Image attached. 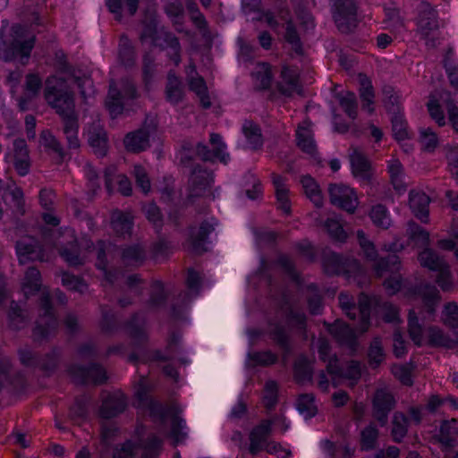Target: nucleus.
<instances>
[{
  "mask_svg": "<svg viewBox=\"0 0 458 458\" xmlns=\"http://www.w3.org/2000/svg\"><path fill=\"white\" fill-rule=\"evenodd\" d=\"M12 41L9 45L3 43L1 55L10 61L18 55L28 59L35 43V36L30 34L25 26L14 24L11 28Z\"/></svg>",
  "mask_w": 458,
  "mask_h": 458,
  "instance_id": "20e7f679",
  "label": "nucleus"
},
{
  "mask_svg": "<svg viewBox=\"0 0 458 458\" xmlns=\"http://www.w3.org/2000/svg\"><path fill=\"white\" fill-rule=\"evenodd\" d=\"M327 373L331 376L332 382L335 386H337L338 381L342 378H348L351 380H357L360 377V367L357 361H351L346 368H342L336 357L329 360L327 365Z\"/></svg>",
  "mask_w": 458,
  "mask_h": 458,
  "instance_id": "a211bd4d",
  "label": "nucleus"
},
{
  "mask_svg": "<svg viewBox=\"0 0 458 458\" xmlns=\"http://www.w3.org/2000/svg\"><path fill=\"white\" fill-rule=\"evenodd\" d=\"M458 436V420H445L440 426L439 440L445 445L452 446Z\"/></svg>",
  "mask_w": 458,
  "mask_h": 458,
  "instance_id": "49530a36",
  "label": "nucleus"
},
{
  "mask_svg": "<svg viewBox=\"0 0 458 458\" xmlns=\"http://www.w3.org/2000/svg\"><path fill=\"white\" fill-rule=\"evenodd\" d=\"M407 235L417 246L424 247L428 244V232L414 222L408 223Z\"/></svg>",
  "mask_w": 458,
  "mask_h": 458,
  "instance_id": "603ef678",
  "label": "nucleus"
},
{
  "mask_svg": "<svg viewBox=\"0 0 458 458\" xmlns=\"http://www.w3.org/2000/svg\"><path fill=\"white\" fill-rule=\"evenodd\" d=\"M40 314L33 330L35 341H42L52 335L57 328V320L53 312L50 296L46 289L42 290L39 299Z\"/></svg>",
  "mask_w": 458,
  "mask_h": 458,
  "instance_id": "0eeeda50",
  "label": "nucleus"
},
{
  "mask_svg": "<svg viewBox=\"0 0 458 458\" xmlns=\"http://www.w3.org/2000/svg\"><path fill=\"white\" fill-rule=\"evenodd\" d=\"M444 324L453 329H458V303L448 302L442 312Z\"/></svg>",
  "mask_w": 458,
  "mask_h": 458,
  "instance_id": "e2e57ef3",
  "label": "nucleus"
},
{
  "mask_svg": "<svg viewBox=\"0 0 458 458\" xmlns=\"http://www.w3.org/2000/svg\"><path fill=\"white\" fill-rule=\"evenodd\" d=\"M78 129L79 124L77 116L64 120V134L66 137L69 148L77 149L80 148Z\"/></svg>",
  "mask_w": 458,
  "mask_h": 458,
  "instance_id": "a18cd8bd",
  "label": "nucleus"
},
{
  "mask_svg": "<svg viewBox=\"0 0 458 458\" xmlns=\"http://www.w3.org/2000/svg\"><path fill=\"white\" fill-rule=\"evenodd\" d=\"M190 72L189 76V86L191 90L196 93L200 100V104L204 108H208L211 106V102L208 93V88L204 79L199 76L196 72L195 66H189Z\"/></svg>",
  "mask_w": 458,
  "mask_h": 458,
  "instance_id": "2f4dec72",
  "label": "nucleus"
},
{
  "mask_svg": "<svg viewBox=\"0 0 458 458\" xmlns=\"http://www.w3.org/2000/svg\"><path fill=\"white\" fill-rule=\"evenodd\" d=\"M297 146L305 153L314 155L317 146L313 138V132L310 129V123L304 121L299 125L296 131Z\"/></svg>",
  "mask_w": 458,
  "mask_h": 458,
  "instance_id": "72a5a7b5",
  "label": "nucleus"
},
{
  "mask_svg": "<svg viewBox=\"0 0 458 458\" xmlns=\"http://www.w3.org/2000/svg\"><path fill=\"white\" fill-rule=\"evenodd\" d=\"M419 260L422 267H428L432 271H437L446 263L434 250L426 249L419 254Z\"/></svg>",
  "mask_w": 458,
  "mask_h": 458,
  "instance_id": "de8ad7c7",
  "label": "nucleus"
},
{
  "mask_svg": "<svg viewBox=\"0 0 458 458\" xmlns=\"http://www.w3.org/2000/svg\"><path fill=\"white\" fill-rule=\"evenodd\" d=\"M0 190H4L9 192L12 196L13 201L17 208V210L21 213H24V199H23V191L20 187L15 185L13 181H10L7 183H4L0 180Z\"/></svg>",
  "mask_w": 458,
  "mask_h": 458,
  "instance_id": "bf43d9fd",
  "label": "nucleus"
},
{
  "mask_svg": "<svg viewBox=\"0 0 458 458\" xmlns=\"http://www.w3.org/2000/svg\"><path fill=\"white\" fill-rule=\"evenodd\" d=\"M209 142L212 149L203 144L198 143L196 146V154L204 161H211L218 159L224 164H227L229 160V154L225 152L226 145L222 140L221 135L217 133H211Z\"/></svg>",
  "mask_w": 458,
  "mask_h": 458,
  "instance_id": "ddd939ff",
  "label": "nucleus"
},
{
  "mask_svg": "<svg viewBox=\"0 0 458 458\" xmlns=\"http://www.w3.org/2000/svg\"><path fill=\"white\" fill-rule=\"evenodd\" d=\"M154 45L159 47L162 49H168V56L178 65L181 62V46L178 38L173 33L160 30L154 38Z\"/></svg>",
  "mask_w": 458,
  "mask_h": 458,
  "instance_id": "b1692460",
  "label": "nucleus"
},
{
  "mask_svg": "<svg viewBox=\"0 0 458 458\" xmlns=\"http://www.w3.org/2000/svg\"><path fill=\"white\" fill-rule=\"evenodd\" d=\"M312 366L304 357L297 359L294 364V376L299 383L310 382L312 377Z\"/></svg>",
  "mask_w": 458,
  "mask_h": 458,
  "instance_id": "6e6d98bb",
  "label": "nucleus"
},
{
  "mask_svg": "<svg viewBox=\"0 0 458 458\" xmlns=\"http://www.w3.org/2000/svg\"><path fill=\"white\" fill-rule=\"evenodd\" d=\"M360 97L362 101L363 109L369 114L373 113L374 107V91L371 82L366 77H360Z\"/></svg>",
  "mask_w": 458,
  "mask_h": 458,
  "instance_id": "8fccbe9b",
  "label": "nucleus"
},
{
  "mask_svg": "<svg viewBox=\"0 0 458 458\" xmlns=\"http://www.w3.org/2000/svg\"><path fill=\"white\" fill-rule=\"evenodd\" d=\"M418 32L428 47H436L440 43L439 24L436 10L428 3H422L418 17Z\"/></svg>",
  "mask_w": 458,
  "mask_h": 458,
  "instance_id": "423d86ee",
  "label": "nucleus"
},
{
  "mask_svg": "<svg viewBox=\"0 0 458 458\" xmlns=\"http://www.w3.org/2000/svg\"><path fill=\"white\" fill-rule=\"evenodd\" d=\"M378 437V430L376 426L370 424L361 431V448L371 450L375 448Z\"/></svg>",
  "mask_w": 458,
  "mask_h": 458,
  "instance_id": "774afa93",
  "label": "nucleus"
},
{
  "mask_svg": "<svg viewBox=\"0 0 458 458\" xmlns=\"http://www.w3.org/2000/svg\"><path fill=\"white\" fill-rule=\"evenodd\" d=\"M138 93L134 83L130 79H123L119 88L114 81L110 82L106 106L110 115L114 118L121 114L129 105V101L137 98Z\"/></svg>",
  "mask_w": 458,
  "mask_h": 458,
  "instance_id": "39448f33",
  "label": "nucleus"
},
{
  "mask_svg": "<svg viewBox=\"0 0 458 458\" xmlns=\"http://www.w3.org/2000/svg\"><path fill=\"white\" fill-rule=\"evenodd\" d=\"M272 182L275 187L278 208L284 214L289 215L291 213V204L285 178L279 174H272Z\"/></svg>",
  "mask_w": 458,
  "mask_h": 458,
  "instance_id": "f704fd0d",
  "label": "nucleus"
},
{
  "mask_svg": "<svg viewBox=\"0 0 458 458\" xmlns=\"http://www.w3.org/2000/svg\"><path fill=\"white\" fill-rule=\"evenodd\" d=\"M400 259L395 254H390L385 259H380L374 264V270L377 276L381 277L386 273H390L384 282V286L390 294L398 292L402 285L401 276L398 273L400 269Z\"/></svg>",
  "mask_w": 458,
  "mask_h": 458,
  "instance_id": "1a4fd4ad",
  "label": "nucleus"
},
{
  "mask_svg": "<svg viewBox=\"0 0 458 458\" xmlns=\"http://www.w3.org/2000/svg\"><path fill=\"white\" fill-rule=\"evenodd\" d=\"M429 198L422 191L412 190L409 194V205L412 213L426 223L428 216Z\"/></svg>",
  "mask_w": 458,
  "mask_h": 458,
  "instance_id": "7c9ffc66",
  "label": "nucleus"
},
{
  "mask_svg": "<svg viewBox=\"0 0 458 458\" xmlns=\"http://www.w3.org/2000/svg\"><path fill=\"white\" fill-rule=\"evenodd\" d=\"M387 168L394 188L398 191H403L404 183L403 182V165L401 162L397 159H391L388 161Z\"/></svg>",
  "mask_w": 458,
  "mask_h": 458,
  "instance_id": "13d9d810",
  "label": "nucleus"
},
{
  "mask_svg": "<svg viewBox=\"0 0 458 458\" xmlns=\"http://www.w3.org/2000/svg\"><path fill=\"white\" fill-rule=\"evenodd\" d=\"M242 131L247 140L250 148L258 149L263 145V138L260 128L252 121L246 120L242 123Z\"/></svg>",
  "mask_w": 458,
  "mask_h": 458,
  "instance_id": "58836bf2",
  "label": "nucleus"
},
{
  "mask_svg": "<svg viewBox=\"0 0 458 458\" xmlns=\"http://www.w3.org/2000/svg\"><path fill=\"white\" fill-rule=\"evenodd\" d=\"M301 183L306 196L316 207L320 208L323 205V197L315 180L309 175H305L301 177Z\"/></svg>",
  "mask_w": 458,
  "mask_h": 458,
  "instance_id": "37998d69",
  "label": "nucleus"
},
{
  "mask_svg": "<svg viewBox=\"0 0 458 458\" xmlns=\"http://www.w3.org/2000/svg\"><path fill=\"white\" fill-rule=\"evenodd\" d=\"M8 317L10 320V326L15 330L23 327L26 323V316L24 311L14 301H12L10 305Z\"/></svg>",
  "mask_w": 458,
  "mask_h": 458,
  "instance_id": "69168bd1",
  "label": "nucleus"
},
{
  "mask_svg": "<svg viewBox=\"0 0 458 458\" xmlns=\"http://www.w3.org/2000/svg\"><path fill=\"white\" fill-rule=\"evenodd\" d=\"M369 217L374 225L381 229L386 230L391 225V218L387 208L381 204L372 207L369 212Z\"/></svg>",
  "mask_w": 458,
  "mask_h": 458,
  "instance_id": "09e8293b",
  "label": "nucleus"
},
{
  "mask_svg": "<svg viewBox=\"0 0 458 458\" xmlns=\"http://www.w3.org/2000/svg\"><path fill=\"white\" fill-rule=\"evenodd\" d=\"M339 104L344 113L352 120L357 117L358 103L354 93L346 91L337 96Z\"/></svg>",
  "mask_w": 458,
  "mask_h": 458,
  "instance_id": "3c124183",
  "label": "nucleus"
},
{
  "mask_svg": "<svg viewBox=\"0 0 458 458\" xmlns=\"http://www.w3.org/2000/svg\"><path fill=\"white\" fill-rule=\"evenodd\" d=\"M423 309L418 313L411 310L408 316V333L414 344L421 346L424 342V322L432 320L435 317L436 308L439 303L438 290L433 285H425L420 291Z\"/></svg>",
  "mask_w": 458,
  "mask_h": 458,
  "instance_id": "f257e3e1",
  "label": "nucleus"
},
{
  "mask_svg": "<svg viewBox=\"0 0 458 458\" xmlns=\"http://www.w3.org/2000/svg\"><path fill=\"white\" fill-rule=\"evenodd\" d=\"M13 167L17 174L25 176L30 169V158L26 141L23 139H16L13 142Z\"/></svg>",
  "mask_w": 458,
  "mask_h": 458,
  "instance_id": "bb28decb",
  "label": "nucleus"
},
{
  "mask_svg": "<svg viewBox=\"0 0 458 458\" xmlns=\"http://www.w3.org/2000/svg\"><path fill=\"white\" fill-rule=\"evenodd\" d=\"M44 95L47 104L55 109L63 120L77 116L73 95L64 89L63 81L55 77L48 78L46 81Z\"/></svg>",
  "mask_w": 458,
  "mask_h": 458,
  "instance_id": "7ed1b4c3",
  "label": "nucleus"
},
{
  "mask_svg": "<svg viewBox=\"0 0 458 458\" xmlns=\"http://www.w3.org/2000/svg\"><path fill=\"white\" fill-rule=\"evenodd\" d=\"M87 140L94 153L99 157L106 156L108 149V138L103 124L100 122H93L89 125Z\"/></svg>",
  "mask_w": 458,
  "mask_h": 458,
  "instance_id": "6ab92c4d",
  "label": "nucleus"
},
{
  "mask_svg": "<svg viewBox=\"0 0 458 458\" xmlns=\"http://www.w3.org/2000/svg\"><path fill=\"white\" fill-rule=\"evenodd\" d=\"M271 433V421L264 420L250 433L249 452L255 456L264 450Z\"/></svg>",
  "mask_w": 458,
  "mask_h": 458,
  "instance_id": "a878e982",
  "label": "nucleus"
},
{
  "mask_svg": "<svg viewBox=\"0 0 458 458\" xmlns=\"http://www.w3.org/2000/svg\"><path fill=\"white\" fill-rule=\"evenodd\" d=\"M297 409L306 418H310L316 413V405L312 394H301L297 400Z\"/></svg>",
  "mask_w": 458,
  "mask_h": 458,
  "instance_id": "680f3d73",
  "label": "nucleus"
},
{
  "mask_svg": "<svg viewBox=\"0 0 458 458\" xmlns=\"http://www.w3.org/2000/svg\"><path fill=\"white\" fill-rule=\"evenodd\" d=\"M333 17L338 30L349 33L357 22L354 0H335Z\"/></svg>",
  "mask_w": 458,
  "mask_h": 458,
  "instance_id": "9d476101",
  "label": "nucleus"
},
{
  "mask_svg": "<svg viewBox=\"0 0 458 458\" xmlns=\"http://www.w3.org/2000/svg\"><path fill=\"white\" fill-rule=\"evenodd\" d=\"M40 143L46 149L55 153L60 160L64 159V148L58 140L49 131H43L41 132Z\"/></svg>",
  "mask_w": 458,
  "mask_h": 458,
  "instance_id": "864d4df0",
  "label": "nucleus"
},
{
  "mask_svg": "<svg viewBox=\"0 0 458 458\" xmlns=\"http://www.w3.org/2000/svg\"><path fill=\"white\" fill-rule=\"evenodd\" d=\"M139 0H106V5L111 13L115 14V19L120 20L123 10H125L129 15L132 16L138 10Z\"/></svg>",
  "mask_w": 458,
  "mask_h": 458,
  "instance_id": "79ce46f5",
  "label": "nucleus"
},
{
  "mask_svg": "<svg viewBox=\"0 0 458 458\" xmlns=\"http://www.w3.org/2000/svg\"><path fill=\"white\" fill-rule=\"evenodd\" d=\"M111 225L116 234L130 235L133 225V217L131 213L114 210L111 216Z\"/></svg>",
  "mask_w": 458,
  "mask_h": 458,
  "instance_id": "c9c22d12",
  "label": "nucleus"
},
{
  "mask_svg": "<svg viewBox=\"0 0 458 458\" xmlns=\"http://www.w3.org/2000/svg\"><path fill=\"white\" fill-rule=\"evenodd\" d=\"M95 249L97 250L96 266L99 270L103 271L105 281L112 284L116 279V272L107 270L106 254L114 249V246L109 242L98 241Z\"/></svg>",
  "mask_w": 458,
  "mask_h": 458,
  "instance_id": "473e14b6",
  "label": "nucleus"
},
{
  "mask_svg": "<svg viewBox=\"0 0 458 458\" xmlns=\"http://www.w3.org/2000/svg\"><path fill=\"white\" fill-rule=\"evenodd\" d=\"M395 400L393 394L386 390H377L373 398V417L381 427L386 425L388 414L394 409Z\"/></svg>",
  "mask_w": 458,
  "mask_h": 458,
  "instance_id": "f3484780",
  "label": "nucleus"
},
{
  "mask_svg": "<svg viewBox=\"0 0 458 458\" xmlns=\"http://www.w3.org/2000/svg\"><path fill=\"white\" fill-rule=\"evenodd\" d=\"M119 59L122 64L130 67L135 63V52L129 38L122 36L119 43Z\"/></svg>",
  "mask_w": 458,
  "mask_h": 458,
  "instance_id": "4d7b16f0",
  "label": "nucleus"
},
{
  "mask_svg": "<svg viewBox=\"0 0 458 458\" xmlns=\"http://www.w3.org/2000/svg\"><path fill=\"white\" fill-rule=\"evenodd\" d=\"M136 395L140 404L148 406L153 416L159 418L162 421L171 418L170 437L174 439L175 445L185 438L186 433L182 432V429L185 428V421L178 416L182 410L176 404L164 407L161 403L154 402L148 397L147 387L143 383H140Z\"/></svg>",
  "mask_w": 458,
  "mask_h": 458,
  "instance_id": "f03ea898",
  "label": "nucleus"
},
{
  "mask_svg": "<svg viewBox=\"0 0 458 458\" xmlns=\"http://www.w3.org/2000/svg\"><path fill=\"white\" fill-rule=\"evenodd\" d=\"M420 142L425 150L433 151L438 145V137L431 128H420Z\"/></svg>",
  "mask_w": 458,
  "mask_h": 458,
  "instance_id": "0e129e2a",
  "label": "nucleus"
},
{
  "mask_svg": "<svg viewBox=\"0 0 458 458\" xmlns=\"http://www.w3.org/2000/svg\"><path fill=\"white\" fill-rule=\"evenodd\" d=\"M69 373L77 384L99 385L106 380V373L102 366L93 363L86 368L80 365H72Z\"/></svg>",
  "mask_w": 458,
  "mask_h": 458,
  "instance_id": "4468645a",
  "label": "nucleus"
},
{
  "mask_svg": "<svg viewBox=\"0 0 458 458\" xmlns=\"http://www.w3.org/2000/svg\"><path fill=\"white\" fill-rule=\"evenodd\" d=\"M143 454L141 458H157L162 449L163 440L155 435L141 442Z\"/></svg>",
  "mask_w": 458,
  "mask_h": 458,
  "instance_id": "5fc2aeb1",
  "label": "nucleus"
},
{
  "mask_svg": "<svg viewBox=\"0 0 458 458\" xmlns=\"http://www.w3.org/2000/svg\"><path fill=\"white\" fill-rule=\"evenodd\" d=\"M146 259V250L140 244L125 245L120 249V261L123 267H138Z\"/></svg>",
  "mask_w": 458,
  "mask_h": 458,
  "instance_id": "c85d7f7f",
  "label": "nucleus"
},
{
  "mask_svg": "<svg viewBox=\"0 0 458 458\" xmlns=\"http://www.w3.org/2000/svg\"><path fill=\"white\" fill-rule=\"evenodd\" d=\"M65 235L70 239L66 245L62 242L55 243L56 247L59 249L60 256L70 266L77 267L84 264L86 257L80 252L78 243L73 235V231L66 230Z\"/></svg>",
  "mask_w": 458,
  "mask_h": 458,
  "instance_id": "aec40b11",
  "label": "nucleus"
},
{
  "mask_svg": "<svg viewBox=\"0 0 458 458\" xmlns=\"http://www.w3.org/2000/svg\"><path fill=\"white\" fill-rule=\"evenodd\" d=\"M127 406V401L121 392L108 394L102 400L99 414L102 418L110 419L122 413Z\"/></svg>",
  "mask_w": 458,
  "mask_h": 458,
  "instance_id": "393cba45",
  "label": "nucleus"
},
{
  "mask_svg": "<svg viewBox=\"0 0 458 458\" xmlns=\"http://www.w3.org/2000/svg\"><path fill=\"white\" fill-rule=\"evenodd\" d=\"M126 331L136 343L145 341L147 339V332L144 318L136 313L127 323Z\"/></svg>",
  "mask_w": 458,
  "mask_h": 458,
  "instance_id": "a19ab883",
  "label": "nucleus"
},
{
  "mask_svg": "<svg viewBox=\"0 0 458 458\" xmlns=\"http://www.w3.org/2000/svg\"><path fill=\"white\" fill-rule=\"evenodd\" d=\"M329 333L343 345L353 349L356 345V335L352 328L341 320L328 327Z\"/></svg>",
  "mask_w": 458,
  "mask_h": 458,
  "instance_id": "c756f323",
  "label": "nucleus"
},
{
  "mask_svg": "<svg viewBox=\"0 0 458 458\" xmlns=\"http://www.w3.org/2000/svg\"><path fill=\"white\" fill-rule=\"evenodd\" d=\"M154 131L150 126L143 127L127 133L123 139L126 150L132 153H140L149 147V138Z\"/></svg>",
  "mask_w": 458,
  "mask_h": 458,
  "instance_id": "412c9836",
  "label": "nucleus"
},
{
  "mask_svg": "<svg viewBox=\"0 0 458 458\" xmlns=\"http://www.w3.org/2000/svg\"><path fill=\"white\" fill-rule=\"evenodd\" d=\"M339 304L342 310L351 319H355L357 315L360 318V329L365 332L369 325L370 309L373 300L365 294L359 296L358 306L353 302V299L347 293H341L338 296Z\"/></svg>",
  "mask_w": 458,
  "mask_h": 458,
  "instance_id": "6e6552de",
  "label": "nucleus"
},
{
  "mask_svg": "<svg viewBox=\"0 0 458 458\" xmlns=\"http://www.w3.org/2000/svg\"><path fill=\"white\" fill-rule=\"evenodd\" d=\"M278 90L284 96L290 97L294 93L301 94V86L299 81L297 69L284 66L281 71V81L278 82Z\"/></svg>",
  "mask_w": 458,
  "mask_h": 458,
  "instance_id": "cd10ccee",
  "label": "nucleus"
},
{
  "mask_svg": "<svg viewBox=\"0 0 458 458\" xmlns=\"http://www.w3.org/2000/svg\"><path fill=\"white\" fill-rule=\"evenodd\" d=\"M165 95L166 99L174 105L181 102L183 98L182 84L180 79L173 72H169L167 76Z\"/></svg>",
  "mask_w": 458,
  "mask_h": 458,
  "instance_id": "ea45409f",
  "label": "nucleus"
},
{
  "mask_svg": "<svg viewBox=\"0 0 458 458\" xmlns=\"http://www.w3.org/2000/svg\"><path fill=\"white\" fill-rule=\"evenodd\" d=\"M216 221L215 218L205 220L201 223L199 229L191 227L188 242V249L193 253L201 254L206 251L205 242L210 233L215 230Z\"/></svg>",
  "mask_w": 458,
  "mask_h": 458,
  "instance_id": "dca6fc26",
  "label": "nucleus"
},
{
  "mask_svg": "<svg viewBox=\"0 0 458 458\" xmlns=\"http://www.w3.org/2000/svg\"><path fill=\"white\" fill-rule=\"evenodd\" d=\"M254 76L261 89H268L273 81L271 66L267 63L259 64Z\"/></svg>",
  "mask_w": 458,
  "mask_h": 458,
  "instance_id": "052dcab7",
  "label": "nucleus"
},
{
  "mask_svg": "<svg viewBox=\"0 0 458 458\" xmlns=\"http://www.w3.org/2000/svg\"><path fill=\"white\" fill-rule=\"evenodd\" d=\"M408 418L403 412H394L391 429V436L394 442L400 443L404 438L408 431Z\"/></svg>",
  "mask_w": 458,
  "mask_h": 458,
  "instance_id": "c03bdc74",
  "label": "nucleus"
},
{
  "mask_svg": "<svg viewBox=\"0 0 458 458\" xmlns=\"http://www.w3.org/2000/svg\"><path fill=\"white\" fill-rule=\"evenodd\" d=\"M369 359L371 367H377L385 359V353L383 351L381 340L376 337L370 344L369 349Z\"/></svg>",
  "mask_w": 458,
  "mask_h": 458,
  "instance_id": "338daca9",
  "label": "nucleus"
},
{
  "mask_svg": "<svg viewBox=\"0 0 458 458\" xmlns=\"http://www.w3.org/2000/svg\"><path fill=\"white\" fill-rule=\"evenodd\" d=\"M213 182L212 173L203 169L201 165H195L189 179L190 197L201 196Z\"/></svg>",
  "mask_w": 458,
  "mask_h": 458,
  "instance_id": "4be33fe9",
  "label": "nucleus"
},
{
  "mask_svg": "<svg viewBox=\"0 0 458 458\" xmlns=\"http://www.w3.org/2000/svg\"><path fill=\"white\" fill-rule=\"evenodd\" d=\"M324 267L328 274H345L348 276H357L362 274V268L358 260L344 259L336 253H331L325 258Z\"/></svg>",
  "mask_w": 458,
  "mask_h": 458,
  "instance_id": "9b49d317",
  "label": "nucleus"
},
{
  "mask_svg": "<svg viewBox=\"0 0 458 458\" xmlns=\"http://www.w3.org/2000/svg\"><path fill=\"white\" fill-rule=\"evenodd\" d=\"M330 202L349 213H353L358 205L357 196L352 189L344 184H330Z\"/></svg>",
  "mask_w": 458,
  "mask_h": 458,
  "instance_id": "f8f14e48",
  "label": "nucleus"
},
{
  "mask_svg": "<svg viewBox=\"0 0 458 458\" xmlns=\"http://www.w3.org/2000/svg\"><path fill=\"white\" fill-rule=\"evenodd\" d=\"M428 344L434 347H445L452 349L458 345V335L456 339H451L444 331L437 327H430L428 329Z\"/></svg>",
  "mask_w": 458,
  "mask_h": 458,
  "instance_id": "4c0bfd02",
  "label": "nucleus"
},
{
  "mask_svg": "<svg viewBox=\"0 0 458 458\" xmlns=\"http://www.w3.org/2000/svg\"><path fill=\"white\" fill-rule=\"evenodd\" d=\"M16 252L21 264L29 260L45 261L48 259L38 241L30 236L23 237L16 242Z\"/></svg>",
  "mask_w": 458,
  "mask_h": 458,
  "instance_id": "2eb2a0df",
  "label": "nucleus"
},
{
  "mask_svg": "<svg viewBox=\"0 0 458 458\" xmlns=\"http://www.w3.org/2000/svg\"><path fill=\"white\" fill-rule=\"evenodd\" d=\"M42 288L40 272L34 267H29L21 283V289L25 296L34 295Z\"/></svg>",
  "mask_w": 458,
  "mask_h": 458,
  "instance_id": "e433bc0d",
  "label": "nucleus"
},
{
  "mask_svg": "<svg viewBox=\"0 0 458 458\" xmlns=\"http://www.w3.org/2000/svg\"><path fill=\"white\" fill-rule=\"evenodd\" d=\"M350 162L353 175L362 182L368 183L371 177V165L362 151L358 148H351Z\"/></svg>",
  "mask_w": 458,
  "mask_h": 458,
  "instance_id": "5701e85b",
  "label": "nucleus"
}]
</instances>
